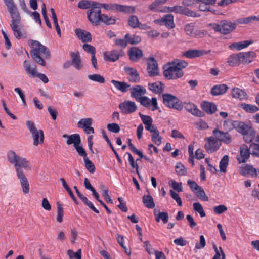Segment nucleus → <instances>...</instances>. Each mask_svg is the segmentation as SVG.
Segmentation results:
<instances>
[{
    "label": "nucleus",
    "mask_w": 259,
    "mask_h": 259,
    "mask_svg": "<svg viewBox=\"0 0 259 259\" xmlns=\"http://www.w3.org/2000/svg\"><path fill=\"white\" fill-rule=\"evenodd\" d=\"M8 160L10 163L14 164L17 172V177L20 180L22 191L25 194L29 193L30 185L22 168L26 170H30L31 167L29 162L25 158L22 157L13 151L7 153Z\"/></svg>",
    "instance_id": "nucleus-1"
},
{
    "label": "nucleus",
    "mask_w": 259,
    "mask_h": 259,
    "mask_svg": "<svg viewBox=\"0 0 259 259\" xmlns=\"http://www.w3.org/2000/svg\"><path fill=\"white\" fill-rule=\"evenodd\" d=\"M32 45L34 47L30 51L32 58L38 64L45 66L46 65V61L40 56V53L42 54L44 58L49 59L51 56L49 49L36 40H34Z\"/></svg>",
    "instance_id": "nucleus-2"
},
{
    "label": "nucleus",
    "mask_w": 259,
    "mask_h": 259,
    "mask_svg": "<svg viewBox=\"0 0 259 259\" xmlns=\"http://www.w3.org/2000/svg\"><path fill=\"white\" fill-rule=\"evenodd\" d=\"M26 125L32 135L33 145L37 146L38 144H42L44 141L43 131L42 130H37L34 123L31 120L26 121Z\"/></svg>",
    "instance_id": "nucleus-3"
},
{
    "label": "nucleus",
    "mask_w": 259,
    "mask_h": 259,
    "mask_svg": "<svg viewBox=\"0 0 259 259\" xmlns=\"http://www.w3.org/2000/svg\"><path fill=\"white\" fill-rule=\"evenodd\" d=\"M163 104L170 108L181 111L183 108L182 102L175 96L170 94L165 93L162 95Z\"/></svg>",
    "instance_id": "nucleus-4"
},
{
    "label": "nucleus",
    "mask_w": 259,
    "mask_h": 259,
    "mask_svg": "<svg viewBox=\"0 0 259 259\" xmlns=\"http://www.w3.org/2000/svg\"><path fill=\"white\" fill-rule=\"evenodd\" d=\"M169 66L163 71V76L167 79H177L182 77L184 73L181 69H179L176 66L168 64Z\"/></svg>",
    "instance_id": "nucleus-5"
},
{
    "label": "nucleus",
    "mask_w": 259,
    "mask_h": 259,
    "mask_svg": "<svg viewBox=\"0 0 259 259\" xmlns=\"http://www.w3.org/2000/svg\"><path fill=\"white\" fill-rule=\"evenodd\" d=\"M195 23H190L185 25L184 31L186 34L191 37L197 38H202L206 35L205 30H195Z\"/></svg>",
    "instance_id": "nucleus-6"
},
{
    "label": "nucleus",
    "mask_w": 259,
    "mask_h": 259,
    "mask_svg": "<svg viewBox=\"0 0 259 259\" xmlns=\"http://www.w3.org/2000/svg\"><path fill=\"white\" fill-rule=\"evenodd\" d=\"M227 123H231L232 128H235L236 131L241 133L242 134H245L248 133L249 130L252 127L246 124L244 122L235 120L232 121L231 120H227L224 121V126Z\"/></svg>",
    "instance_id": "nucleus-7"
},
{
    "label": "nucleus",
    "mask_w": 259,
    "mask_h": 259,
    "mask_svg": "<svg viewBox=\"0 0 259 259\" xmlns=\"http://www.w3.org/2000/svg\"><path fill=\"white\" fill-rule=\"evenodd\" d=\"M87 15L89 21L92 25L98 26L100 24L102 15L101 9L95 11V9H91L87 11Z\"/></svg>",
    "instance_id": "nucleus-8"
},
{
    "label": "nucleus",
    "mask_w": 259,
    "mask_h": 259,
    "mask_svg": "<svg viewBox=\"0 0 259 259\" xmlns=\"http://www.w3.org/2000/svg\"><path fill=\"white\" fill-rule=\"evenodd\" d=\"M154 22L160 26L164 25L168 29H172L175 27L174 16L171 14H166L161 19L155 20Z\"/></svg>",
    "instance_id": "nucleus-9"
},
{
    "label": "nucleus",
    "mask_w": 259,
    "mask_h": 259,
    "mask_svg": "<svg viewBox=\"0 0 259 259\" xmlns=\"http://www.w3.org/2000/svg\"><path fill=\"white\" fill-rule=\"evenodd\" d=\"M147 70L150 77H154L158 75L159 69L157 62L153 57H150L147 59Z\"/></svg>",
    "instance_id": "nucleus-10"
},
{
    "label": "nucleus",
    "mask_w": 259,
    "mask_h": 259,
    "mask_svg": "<svg viewBox=\"0 0 259 259\" xmlns=\"http://www.w3.org/2000/svg\"><path fill=\"white\" fill-rule=\"evenodd\" d=\"M123 114H128L136 111L137 107L135 102L126 100L119 105Z\"/></svg>",
    "instance_id": "nucleus-11"
},
{
    "label": "nucleus",
    "mask_w": 259,
    "mask_h": 259,
    "mask_svg": "<svg viewBox=\"0 0 259 259\" xmlns=\"http://www.w3.org/2000/svg\"><path fill=\"white\" fill-rule=\"evenodd\" d=\"M204 147L207 152L211 153L219 149L220 145L218 143V140L214 137L207 138Z\"/></svg>",
    "instance_id": "nucleus-12"
},
{
    "label": "nucleus",
    "mask_w": 259,
    "mask_h": 259,
    "mask_svg": "<svg viewBox=\"0 0 259 259\" xmlns=\"http://www.w3.org/2000/svg\"><path fill=\"white\" fill-rule=\"evenodd\" d=\"M212 133L216 139L220 142L225 144H229L231 142V136L228 132H224L215 128L213 131Z\"/></svg>",
    "instance_id": "nucleus-13"
},
{
    "label": "nucleus",
    "mask_w": 259,
    "mask_h": 259,
    "mask_svg": "<svg viewBox=\"0 0 259 259\" xmlns=\"http://www.w3.org/2000/svg\"><path fill=\"white\" fill-rule=\"evenodd\" d=\"M93 120L92 118H87L81 119L77 123L78 126L80 128H83L84 131L87 134L94 133V129L91 127Z\"/></svg>",
    "instance_id": "nucleus-14"
},
{
    "label": "nucleus",
    "mask_w": 259,
    "mask_h": 259,
    "mask_svg": "<svg viewBox=\"0 0 259 259\" xmlns=\"http://www.w3.org/2000/svg\"><path fill=\"white\" fill-rule=\"evenodd\" d=\"M251 151L249 147L246 145L243 144L241 146L240 148V156L237 157V159L239 164L241 163H245L250 157Z\"/></svg>",
    "instance_id": "nucleus-15"
},
{
    "label": "nucleus",
    "mask_w": 259,
    "mask_h": 259,
    "mask_svg": "<svg viewBox=\"0 0 259 259\" xmlns=\"http://www.w3.org/2000/svg\"><path fill=\"white\" fill-rule=\"evenodd\" d=\"M6 6L12 19L20 17L17 7L13 0H3Z\"/></svg>",
    "instance_id": "nucleus-16"
},
{
    "label": "nucleus",
    "mask_w": 259,
    "mask_h": 259,
    "mask_svg": "<svg viewBox=\"0 0 259 259\" xmlns=\"http://www.w3.org/2000/svg\"><path fill=\"white\" fill-rule=\"evenodd\" d=\"M130 91L131 97L135 98L137 101L146 93V89L144 87L140 85H136L132 87Z\"/></svg>",
    "instance_id": "nucleus-17"
},
{
    "label": "nucleus",
    "mask_w": 259,
    "mask_h": 259,
    "mask_svg": "<svg viewBox=\"0 0 259 259\" xmlns=\"http://www.w3.org/2000/svg\"><path fill=\"white\" fill-rule=\"evenodd\" d=\"M128 55L131 61L136 62L143 57V54L138 47H132L128 52Z\"/></svg>",
    "instance_id": "nucleus-18"
},
{
    "label": "nucleus",
    "mask_w": 259,
    "mask_h": 259,
    "mask_svg": "<svg viewBox=\"0 0 259 259\" xmlns=\"http://www.w3.org/2000/svg\"><path fill=\"white\" fill-rule=\"evenodd\" d=\"M124 70L130 75L128 77V80L130 82L135 83L139 82L140 77L139 73L136 69L128 66H125Z\"/></svg>",
    "instance_id": "nucleus-19"
},
{
    "label": "nucleus",
    "mask_w": 259,
    "mask_h": 259,
    "mask_svg": "<svg viewBox=\"0 0 259 259\" xmlns=\"http://www.w3.org/2000/svg\"><path fill=\"white\" fill-rule=\"evenodd\" d=\"M222 27V34L226 35L230 33L236 28V23H232L228 20H222L220 22Z\"/></svg>",
    "instance_id": "nucleus-20"
},
{
    "label": "nucleus",
    "mask_w": 259,
    "mask_h": 259,
    "mask_svg": "<svg viewBox=\"0 0 259 259\" xmlns=\"http://www.w3.org/2000/svg\"><path fill=\"white\" fill-rule=\"evenodd\" d=\"M239 172L243 176L250 175L252 178L257 177V170L252 165L249 164H246L244 166H241L240 168Z\"/></svg>",
    "instance_id": "nucleus-21"
},
{
    "label": "nucleus",
    "mask_w": 259,
    "mask_h": 259,
    "mask_svg": "<svg viewBox=\"0 0 259 259\" xmlns=\"http://www.w3.org/2000/svg\"><path fill=\"white\" fill-rule=\"evenodd\" d=\"M185 109L192 115L197 117L204 116V113L200 110L194 104L189 102L188 103H185Z\"/></svg>",
    "instance_id": "nucleus-22"
},
{
    "label": "nucleus",
    "mask_w": 259,
    "mask_h": 259,
    "mask_svg": "<svg viewBox=\"0 0 259 259\" xmlns=\"http://www.w3.org/2000/svg\"><path fill=\"white\" fill-rule=\"evenodd\" d=\"M62 137L67 139L66 143L68 145L73 144V146L75 147L81 144V138L78 134H73L71 135L64 134Z\"/></svg>",
    "instance_id": "nucleus-23"
},
{
    "label": "nucleus",
    "mask_w": 259,
    "mask_h": 259,
    "mask_svg": "<svg viewBox=\"0 0 259 259\" xmlns=\"http://www.w3.org/2000/svg\"><path fill=\"white\" fill-rule=\"evenodd\" d=\"M75 32L76 36L82 42H91L92 38L90 32L80 28L76 29Z\"/></svg>",
    "instance_id": "nucleus-24"
},
{
    "label": "nucleus",
    "mask_w": 259,
    "mask_h": 259,
    "mask_svg": "<svg viewBox=\"0 0 259 259\" xmlns=\"http://www.w3.org/2000/svg\"><path fill=\"white\" fill-rule=\"evenodd\" d=\"M201 107L204 112L208 114H213L217 110V107L214 103L208 101L202 102Z\"/></svg>",
    "instance_id": "nucleus-25"
},
{
    "label": "nucleus",
    "mask_w": 259,
    "mask_h": 259,
    "mask_svg": "<svg viewBox=\"0 0 259 259\" xmlns=\"http://www.w3.org/2000/svg\"><path fill=\"white\" fill-rule=\"evenodd\" d=\"M104 59L106 61L115 62L119 59L120 55L118 51L116 50H112L109 52H105L103 53Z\"/></svg>",
    "instance_id": "nucleus-26"
},
{
    "label": "nucleus",
    "mask_w": 259,
    "mask_h": 259,
    "mask_svg": "<svg viewBox=\"0 0 259 259\" xmlns=\"http://www.w3.org/2000/svg\"><path fill=\"white\" fill-rule=\"evenodd\" d=\"M20 16L17 18L12 19L11 27L14 31V35L17 39L21 38L22 34L21 31L18 29V24L20 23Z\"/></svg>",
    "instance_id": "nucleus-27"
},
{
    "label": "nucleus",
    "mask_w": 259,
    "mask_h": 259,
    "mask_svg": "<svg viewBox=\"0 0 259 259\" xmlns=\"http://www.w3.org/2000/svg\"><path fill=\"white\" fill-rule=\"evenodd\" d=\"M228 88V87L225 84L215 85L211 88L210 92L213 96H218L225 94Z\"/></svg>",
    "instance_id": "nucleus-28"
},
{
    "label": "nucleus",
    "mask_w": 259,
    "mask_h": 259,
    "mask_svg": "<svg viewBox=\"0 0 259 259\" xmlns=\"http://www.w3.org/2000/svg\"><path fill=\"white\" fill-rule=\"evenodd\" d=\"M149 89L152 92L156 94H160L163 92L164 85L161 81H156L148 84Z\"/></svg>",
    "instance_id": "nucleus-29"
},
{
    "label": "nucleus",
    "mask_w": 259,
    "mask_h": 259,
    "mask_svg": "<svg viewBox=\"0 0 259 259\" xmlns=\"http://www.w3.org/2000/svg\"><path fill=\"white\" fill-rule=\"evenodd\" d=\"M241 57L240 53L238 54H232L229 56L227 60V63L231 66H236L242 63Z\"/></svg>",
    "instance_id": "nucleus-30"
},
{
    "label": "nucleus",
    "mask_w": 259,
    "mask_h": 259,
    "mask_svg": "<svg viewBox=\"0 0 259 259\" xmlns=\"http://www.w3.org/2000/svg\"><path fill=\"white\" fill-rule=\"evenodd\" d=\"M232 94L233 98L239 99L240 100H247L248 98L247 94L238 88L232 89Z\"/></svg>",
    "instance_id": "nucleus-31"
},
{
    "label": "nucleus",
    "mask_w": 259,
    "mask_h": 259,
    "mask_svg": "<svg viewBox=\"0 0 259 259\" xmlns=\"http://www.w3.org/2000/svg\"><path fill=\"white\" fill-rule=\"evenodd\" d=\"M240 55L241 57V60H242V63L243 64H248L250 63L252 59L256 56V54L253 51L240 52Z\"/></svg>",
    "instance_id": "nucleus-32"
},
{
    "label": "nucleus",
    "mask_w": 259,
    "mask_h": 259,
    "mask_svg": "<svg viewBox=\"0 0 259 259\" xmlns=\"http://www.w3.org/2000/svg\"><path fill=\"white\" fill-rule=\"evenodd\" d=\"M253 42V40L251 39L235 42L231 44L229 46V48L231 49H236L237 50H241L247 47Z\"/></svg>",
    "instance_id": "nucleus-33"
},
{
    "label": "nucleus",
    "mask_w": 259,
    "mask_h": 259,
    "mask_svg": "<svg viewBox=\"0 0 259 259\" xmlns=\"http://www.w3.org/2000/svg\"><path fill=\"white\" fill-rule=\"evenodd\" d=\"M111 82L117 90L122 93L126 92L128 91V88L131 87L130 84L124 81L112 80Z\"/></svg>",
    "instance_id": "nucleus-34"
},
{
    "label": "nucleus",
    "mask_w": 259,
    "mask_h": 259,
    "mask_svg": "<svg viewBox=\"0 0 259 259\" xmlns=\"http://www.w3.org/2000/svg\"><path fill=\"white\" fill-rule=\"evenodd\" d=\"M154 214L157 222H159L161 220L164 224H166L168 221V214L166 212H159L157 213L156 209H154Z\"/></svg>",
    "instance_id": "nucleus-35"
},
{
    "label": "nucleus",
    "mask_w": 259,
    "mask_h": 259,
    "mask_svg": "<svg viewBox=\"0 0 259 259\" xmlns=\"http://www.w3.org/2000/svg\"><path fill=\"white\" fill-rule=\"evenodd\" d=\"M239 107L242 108L246 112L250 113H253L259 110V108L256 106L245 103H241L239 105Z\"/></svg>",
    "instance_id": "nucleus-36"
},
{
    "label": "nucleus",
    "mask_w": 259,
    "mask_h": 259,
    "mask_svg": "<svg viewBox=\"0 0 259 259\" xmlns=\"http://www.w3.org/2000/svg\"><path fill=\"white\" fill-rule=\"evenodd\" d=\"M142 201L147 208H153L155 206L153 199L150 195H144L142 198Z\"/></svg>",
    "instance_id": "nucleus-37"
},
{
    "label": "nucleus",
    "mask_w": 259,
    "mask_h": 259,
    "mask_svg": "<svg viewBox=\"0 0 259 259\" xmlns=\"http://www.w3.org/2000/svg\"><path fill=\"white\" fill-rule=\"evenodd\" d=\"M117 12L132 14L135 12V8L132 6L118 4Z\"/></svg>",
    "instance_id": "nucleus-38"
},
{
    "label": "nucleus",
    "mask_w": 259,
    "mask_h": 259,
    "mask_svg": "<svg viewBox=\"0 0 259 259\" xmlns=\"http://www.w3.org/2000/svg\"><path fill=\"white\" fill-rule=\"evenodd\" d=\"M70 55L72 58V64L74 65L75 68L78 70L81 68V65L80 64L81 60L80 56L78 53L71 52Z\"/></svg>",
    "instance_id": "nucleus-39"
},
{
    "label": "nucleus",
    "mask_w": 259,
    "mask_h": 259,
    "mask_svg": "<svg viewBox=\"0 0 259 259\" xmlns=\"http://www.w3.org/2000/svg\"><path fill=\"white\" fill-rule=\"evenodd\" d=\"M229 157L228 155H225L221 159L220 163V170L222 172H225L229 163Z\"/></svg>",
    "instance_id": "nucleus-40"
},
{
    "label": "nucleus",
    "mask_w": 259,
    "mask_h": 259,
    "mask_svg": "<svg viewBox=\"0 0 259 259\" xmlns=\"http://www.w3.org/2000/svg\"><path fill=\"white\" fill-rule=\"evenodd\" d=\"M139 115L143 123L145 124V128L146 130H150V125L153 122L151 117L148 115H143L140 112L139 113Z\"/></svg>",
    "instance_id": "nucleus-41"
},
{
    "label": "nucleus",
    "mask_w": 259,
    "mask_h": 259,
    "mask_svg": "<svg viewBox=\"0 0 259 259\" xmlns=\"http://www.w3.org/2000/svg\"><path fill=\"white\" fill-rule=\"evenodd\" d=\"M78 196L84 203V204L88 206L93 211L96 213H99V210L95 208L93 204L91 201H90L85 196H83V195H82L81 193Z\"/></svg>",
    "instance_id": "nucleus-42"
},
{
    "label": "nucleus",
    "mask_w": 259,
    "mask_h": 259,
    "mask_svg": "<svg viewBox=\"0 0 259 259\" xmlns=\"http://www.w3.org/2000/svg\"><path fill=\"white\" fill-rule=\"evenodd\" d=\"M124 38L126 39L127 43L132 45L137 44L141 41V37L136 35H133L132 36L129 33H127Z\"/></svg>",
    "instance_id": "nucleus-43"
},
{
    "label": "nucleus",
    "mask_w": 259,
    "mask_h": 259,
    "mask_svg": "<svg viewBox=\"0 0 259 259\" xmlns=\"http://www.w3.org/2000/svg\"><path fill=\"white\" fill-rule=\"evenodd\" d=\"M168 64H171L174 66H176L179 69L181 70L183 68H186L188 65V63L187 62L180 59H175L171 62H169Z\"/></svg>",
    "instance_id": "nucleus-44"
},
{
    "label": "nucleus",
    "mask_w": 259,
    "mask_h": 259,
    "mask_svg": "<svg viewBox=\"0 0 259 259\" xmlns=\"http://www.w3.org/2000/svg\"><path fill=\"white\" fill-rule=\"evenodd\" d=\"M165 3V0H155L148 6V8L151 11L158 12V7Z\"/></svg>",
    "instance_id": "nucleus-45"
},
{
    "label": "nucleus",
    "mask_w": 259,
    "mask_h": 259,
    "mask_svg": "<svg viewBox=\"0 0 259 259\" xmlns=\"http://www.w3.org/2000/svg\"><path fill=\"white\" fill-rule=\"evenodd\" d=\"M126 155H127L128 156V159L130 166L133 168H136V172L138 175L139 178L141 179V176H140L139 170H138L139 166H138L137 163H135V160H134L133 157L132 156V154L130 153L126 152L125 154V156Z\"/></svg>",
    "instance_id": "nucleus-46"
},
{
    "label": "nucleus",
    "mask_w": 259,
    "mask_h": 259,
    "mask_svg": "<svg viewBox=\"0 0 259 259\" xmlns=\"http://www.w3.org/2000/svg\"><path fill=\"white\" fill-rule=\"evenodd\" d=\"M140 22L137 16L131 15L130 16L128 20V25L133 28H138Z\"/></svg>",
    "instance_id": "nucleus-47"
},
{
    "label": "nucleus",
    "mask_w": 259,
    "mask_h": 259,
    "mask_svg": "<svg viewBox=\"0 0 259 259\" xmlns=\"http://www.w3.org/2000/svg\"><path fill=\"white\" fill-rule=\"evenodd\" d=\"M88 78L91 80L97 82L101 84L104 83L105 79L104 77L99 74H94L92 75H89L88 76Z\"/></svg>",
    "instance_id": "nucleus-48"
},
{
    "label": "nucleus",
    "mask_w": 259,
    "mask_h": 259,
    "mask_svg": "<svg viewBox=\"0 0 259 259\" xmlns=\"http://www.w3.org/2000/svg\"><path fill=\"white\" fill-rule=\"evenodd\" d=\"M116 21V20L115 18L109 17L105 14H102L101 22H103L106 25H109L115 24Z\"/></svg>",
    "instance_id": "nucleus-49"
},
{
    "label": "nucleus",
    "mask_w": 259,
    "mask_h": 259,
    "mask_svg": "<svg viewBox=\"0 0 259 259\" xmlns=\"http://www.w3.org/2000/svg\"><path fill=\"white\" fill-rule=\"evenodd\" d=\"M244 135V139L246 143H250L254 139L255 135V132L254 130L251 128L248 131V133L245 134H243Z\"/></svg>",
    "instance_id": "nucleus-50"
},
{
    "label": "nucleus",
    "mask_w": 259,
    "mask_h": 259,
    "mask_svg": "<svg viewBox=\"0 0 259 259\" xmlns=\"http://www.w3.org/2000/svg\"><path fill=\"white\" fill-rule=\"evenodd\" d=\"M249 148L251 154L255 157H259V144L255 143L250 144Z\"/></svg>",
    "instance_id": "nucleus-51"
},
{
    "label": "nucleus",
    "mask_w": 259,
    "mask_h": 259,
    "mask_svg": "<svg viewBox=\"0 0 259 259\" xmlns=\"http://www.w3.org/2000/svg\"><path fill=\"white\" fill-rule=\"evenodd\" d=\"M175 168L176 172L180 176H185L187 174V169L181 162L177 164Z\"/></svg>",
    "instance_id": "nucleus-52"
},
{
    "label": "nucleus",
    "mask_w": 259,
    "mask_h": 259,
    "mask_svg": "<svg viewBox=\"0 0 259 259\" xmlns=\"http://www.w3.org/2000/svg\"><path fill=\"white\" fill-rule=\"evenodd\" d=\"M152 141L157 145H160L162 142V137L159 135L158 130L152 133L151 136Z\"/></svg>",
    "instance_id": "nucleus-53"
},
{
    "label": "nucleus",
    "mask_w": 259,
    "mask_h": 259,
    "mask_svg": "<svg viewBox=\"0 0 259 259\" xmlns=\"http://www.w3.org/2000/svg\"><path fill=\"white\" fill-rule=\"evenodd\" d=\"M183 55L188 58H194L199 57L198 50H189L183 53Z\"/></svg>",
    "instance_id": "nucleus-54"
},
{
    "label": "nucleus",
    "mask_w": 259,
    "mask_h": 259,
    "mask_svg": "<svg viewBox=\"0 0 259 259\" xmlns=\"http://www.w3.org/2000/svg\"><path fill=\"white\" fill-rule=\"evenodd\" d=\"M23 65L27 74H31L33 76H35L36 75V73L35 69L31 68L30 64L26 60L24 61Z\"/></svg>",
    "instance_id": "nucleus-55"
},
{
    "label": "nucleus",
    "mask_w": 259,
    "mask_h": 259,
    "mask_svg": "<svg viewBox=\"0 0 259 259\" xmlns=\"http://www.w3.org/2000/svg\"><path fill=\"white\" fill-rule=\"evenodd\" d=\"M193 209L198 212L201 217H204L206 216V213L204 211L203 208L201 204L198 202L194 203L193 204Z\"/></svg>",
    "instance_id": "nucleus-56"
},
{
    "label": "nucleus",
    "mask_w": 259,
    "mask_h": 259,
    "mask_svg": "<svg viewBox=\"0 0 259 259\" xmlns=\"http://www.w3.org/2000/svg\"><path fill=\"white\" fill-rule=\"evenodd\" d=\"M193 209L198 212L201 217H204L206 216V213L204 211L203 208L201 204L198 202L194 203L193 204Z\"/></svg>",
    "instance_id": "nucleus-57"
},
{
    "label": "nucleus",
    "mask_w": 259,
    "mask_h": 259,
    "mask_svg": "<svg viewBox=\"0 0 259 259\" xmlns=\"http://www.w3.org/2000/svg\"><path fill=\"white\" fill-rule=\"evenodd\" d=\"M254 21V16H251L245 18H241L238 19L236 20V24H247L249 23Z\"/></svg>",
    "instance_id": "nucleus-58"
},
{
    "label": "nucleus",
    "mask_w": 259,
    "mask_h": 259,
    "mask_svg": "<svg viewBox=\"0 0 259 259\" xmlns=\"http://www.w3.org/2000/svg\"><path fill=\"white\" fill-rule=\"evenodd\" d=\"M83 160L87 170L92 174L94 173L95 171V167L93 163L88 157Z\"/></svg>",
    "instance_id": "nucleus-59"
},
{
    "label": "nucleus",
    "mask_w": 259,
    "mask_h": 259,
    "mask_svg": "<svg viewBox=\"0 0 259 259\" xmlns=\"http://www.w3.org/2000/svg\"><path fill=\"white\" fill-rule=\"evenodd\" d=\"M67 252L70 258H81V252L80 249L77 250V251L76 252H74L73 250L69 249L67 251Z\"/></svg>",
    "instance_id": "nucleus-60"
},
{
    "label": "nucleus",
    "mask_w": 259,
    "mask_h": 259,
    "mask_svg": "<svg viewBox=\"0 0 259 259\" xmlns=\"http://www.w3.org/2000/svg\"><path fill=\"white\" fill-rule=\"evenodd\" d=\"M57 221L61 223L63 220V208L61 204L59 202L57 203Z\"/></svg>",
    "instance_id": "nucleus-61"
},
{
    "label": "nucleus",
    "mask_w": 259,
    "mask_h": 259,
    "mask_svg": "<svg viewBox=\"0 0 259 259\" xmlns=\"http://www.w3.org/2000/svg\"><path fill=\"white\" fill-rule=\"evenodd\" d=\"M195 193L196 194L197 197L203 201H207L208 200V197L206 195L203 189L200 187L199 189L196 191Z\"/></svg>",
    "instance_id": "nucleus-62"
},
{
    "label": "nucleus",
    "mask_w": 259,
    "mask_h": 259,
    "mask_svg": "<svg viewBox=\"0 0 259 259\" xmlns=\"http://www.w3.org/2000/svg\"><path fill=\"white\" fill-rule=\"evenodd\" d=\"M183 15H185L188 17H198L200 15L196 12L193 11L186 7H184L182 13Z\"/></svg>",
    "instance_id": "nucleus-63"
},
{
    "label": "nucleus",
    "mask_w": 259,
    "mask_h": 259,
    "mask_svg": "<svg viewBox=\"0 0 259 259\" xmlns=\"http://www.w3.org/2000/svg\"><path fill=\"white\" fill-rule=\"evenodd\" d=\"M118 4L110 3V4H102V7L104 8L107 11H114L117 10Z\"/></svg>",
    "instance_id": "nucleus-64"
}]
</instances>
